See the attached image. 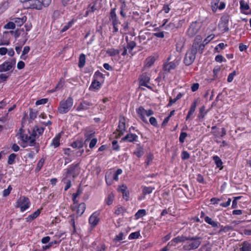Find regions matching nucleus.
<instances>
[{
    "label": "nucleus",
    "mask_w": 251,
    "mask_h": 251,
    "mask_svg": "<svg viewBox=\"0 0 251 251\" xmlns=\"http://www.w3.org/2000/svg\"><path fill=\"white\" fill-rule=\"evenodd\" d=\"M112 148L114 150L118 151L119 150V146L118 144V142L116 140L112 141Z\"/></svg>",
    "instance_id": "obj_64"
},
{
    "label": "nucleus",
    "mask_w": 251,
    "mask_h": 251,
    "mask_svg": "<svg viewBox=\"0 0 251 251\" xmlns=\"http://www.w3.org/2000/svg\"><path fill=\"white\" fill-rule=\"evenodd\" d=\"M74 24V21L72 20L70 22H69L67 25H64L63 28H62L61 31L62 32H65L66 30H67L69 28L71 27Z\"/></svg>",
    "instance_id": "obj_42"
},
{
    "label": "nucleus",
    "mask_w": 251,
    "mask_h": 251,
    "mask_svg": "<svg viewBox=\"0 0 251 251\" xmlns=\"http://www.w3.org/2000/svg\"><path fill=\"white\" fill-rule=\"evenodd\" d=\"M204 221L209 225L215 227L217 226V224L216 222L212 220L211 218L208 216H205Z\"/></svg>",
    "instance_id": "obj_37"
},
{
    "label": "nucleus",
    "mask_w": 251,
    "mask_h": 251,
    "mask_svg": "<svg viewBox=\"0 0 251 251\" xmlns=\"http://www.w3.org/2000/svg\"><path fill=\"white\" fill-rule=\"evenodd\" d=\"M149 121H150V124L151 125H152L153 126H154V127L158 126L157 120L154 117H151L149 119Z\"/></svg>",
    "instance_id": "obj_53"
},
{
    "label": "nucleus",
    "mask_w": 251,
    "mask_h": 251,
    "mask_svg": "<svg viewBox=\"0 0 251 251\" xmlns=\"http://www.w3.org/2000/svg\"><path fill=\"white\" fill-rule=\"evenodd\" d=\"M205 108H204V106H202L200 108V113L198 115V118L201 120V119H202L206 113L205 112Z\"/></svg>",
    "instance_id": "obj_46"
},
{
    "label": "nucleus",
    "mask_w": 251,
    "mask_h": 251,
    "mask_svg": "<svg viewBox=\"0 0 251 251\" xmlns=\"http://www.w3.org/2000/svg\"><path fill=\"white\" fill-rule=\"evenodd\" d=\"M150 77L149 76L146 74H144L141 76L140 79V85L145 86L148 88L152 90V87L148 85V83L150 81Z\"/></svg>",
    "instance_id": "obj_14"
},
{
    "label": "nucleus",
    "mask_w": 251,
    "mask_h": 251,
    "mask_svg": "<svg viewBox=\"0 0 251 251\" xmlns=\"http://www.w3.org/2000/svg\"><path fill=\"white\" fill-rule=\"evenodd\" d=\"M24 132L23 128H21L16 134V136L18 137V138L20 139L24 143H28L29 146H35L36 142L33 137L31 136L30 135L28 136V135L25 134Z\"/></svg>",
    "instance_id": "obj_3"
},
{
    "label": "nucleus",
    "mask_w": 251,
    "mask_h": 251,
    "mask_svg": "<svg viewBox=\"0 0 251 251\" xmlns=\"http://www.w3.org/2000/svg\"><path fill=\"white\" fill-rule=\"evenodd\" d=\"M146 215V211L145 209H140L135 214L136 219H138Z\"/></svg>",
    "instance_id": "obj_33"
},
{
    "label": "nucleus",
    "mask_w": 251,
    "mask_h": 251,
    "mask_svg": "<svg viewBox=\"0 0 251 251\" xmlns=\"http://www.w3.org/2000/svg\"><path fill=\"white\" fill-rule=\"evenodd\" d=\"M125 122L126 120L124 117H122L120 118L118 128L117 129L116 131L114 132V134H116V138H118L124 134L125 131H126Z\"/></svg>",
    "instance_id": "obj_8"
},
{
    "label": "nucleus",
    "mask_w": 251,
    "mask_h": 251,
    "mask_svg": "<svg viewBox=\"0 0 251 251\" xmlns=\"http://www.w3.org/2000/svg\"><path fill=\"white\" fill-rule=\"evenodd\" d=\"M44 161H45V160L43 159H41L37 163V167L36 168V170L39 171L40 170V169L42 168V167H43V165L44 164Z\"/></svg>",
    "instance_id": "obj_55"
},
{
    "label": "nucleus",
    "mask_w": 251,
    "mask_h": 251,
    "mask_svg": "<svg viewBox=\"0 0 251 251\" xmlns=\"http://www.w3.org/2000/svg\"><path fill=\"white\" fill-rule=\"evenodd\" d=\"M220 0H212L211 2L212 9L213 12H216L217 9H220V6L219 5V2Z\"/></svg>",
    "instance_id": "obj_34"
},
{
    "label": "nucleus",
    "mask_w": 251,
    "mask_h": 251,
    "mask_svg": "<svg viewBox=\"0 0 251 251\" xmlns=\"http://www.w3.org/2000/svg\"><path fill=\"white\" fill-rule=\"evenodd\" d=\"M98 9H99L96 6L95 3L93 4H90L87 7V10L85 12L84 16L87 17L89 14L94 13L96 10H98Z\"/></svg>",
    "instance_id": "obj_21"
},
{
    "label": "nucleus",
    "mask_w": 251,
    "mask_h": 251,
    "mask_svg": "<svg viewBox=\"0 0 251 251\" xmlns=\"http://www.w3.org/2000/svg\"><path fill=\"white\" fill-rule=\"evenodd\" d=\"M240 8L241 10H246L249 8V5L246 3L244 0H241L240 2Z\"/></svg>",
    "instance_id": "obj_49"
},
{
    "label": "nucleus",
    "mask_w": 251,
    "mask_h": 251,
    "mask_svg": "<svg viewBox=\"0 0 251 251\" xmlns=\"http://www.w3.org/2000/svg\"><path fill=\"white\" fill-rule=\"evenodd\" d=\"M154 188L152 187H143L142 190L143 194L144 195H146L147 194H150L152 193V191L154 190Z\"/></svg>",
    "instance_id": "obj_35"
},
{
    "label": "nucleus",
    "mask_w": 251,
    "mask_h": 251,
    "mask_svg": "<svg viewBox=\"0 0 251 251\" xmlns=\"http://www.w3.org/2000/svg\"><path fill=\"white\" fill-rule=\"evenodd\" d=\"M30 202L28 198L24 197L19 199L16 202V207H20L21 212H24L29 208Z\"/></svg>",
    "instance_id": "obj_5"
},
{
    "label": "nucleus",
    "mask_w": 251,
    "mask_h": 251,
    "mask_svg": "<svg viewBox=\"0 0 251 251\" xmlns=\"http://www.w3.org/2000/svg\"><path fill=\"white\" fill-rule=\"evenodd\" d=\"M184 46V43L182 41H178L176 44V50L181 52Z\"/></svg>",
    "instance_id": "obj_41"
},
{
    "label": "nucleus",
    "mask_w": 251,
    "mask_h": 251,
    "mask_svg": "<svg viewBox=\"0 0 251 251\" xmlns=\"http://www.w3.org/2000/svg\"><path fill=\"white\" fill-rule=\"evenodd\" d=\"M63 85H64V81L60 80V81L58 83V84L56 86V87H55V89L53 91H57L58 90L61 89L63 87Z\"/></svg>",
    "instance_id": "obj_61"
},
{
    "label": "nucleus",
    "mask_w": 251,
    "mask_h": 251,
    "mask_svg": "<svg viewBox=\"0 0 251 251\" xmlns=\"http://www.w3.org/2000/svg\"><path fill=\"white\" fill-rule=\"evenodd\" d=\"M61 138L60 133L58 134L55 136V137L53 139L51 145L53 146L54 148H56L59 146L60 145V139Z\"/></svg>",
    "instance_id": "obj_23"
},
{
    "label": "nucleus",
    "mask_w": 251,
    "mask_h": 251,
    "mask_svg": "<svg viewBox=\"0 0 251 251\" xmlns=\"http://www.w3.org/2000/svg\"><path fill=\"white\" fill-rule=\"evenodd\" d=\"M116 8L111 9L109 16V20L112 21V23H120L116 13Z\"/></svg>",
    "instance_id": "obj_19"
},
{
    "label": "nucleus",
    "mask_w": 251,
    "mask_h": 251,
    "mask_svg": "<svg viewBox=\"0 0 251 251\" xmlns=\"http://www.w3.org/2000/svg\"><path fill=\"white\" fill-rule=\"evenodd\" d=\"M229 17L226 14L223 15L221 18V30L223 32L228 31V23H229Z\"/></svg>",
    "instance_id": "obj_12"
},
{
    "label": "nucleus",
    "mask_w": 251,
    "mask_h": 251,
    "mask_svg": "<svg viewBox=\"0 0 251 251\" xmlns=\"http://www.w3.org/2000/svg\"><path fill=\"white\" fill-rule=\"evenodd\" d=\"M28 2L29 3L31 8L40 10L43 6L39 0H30Z\"/></svg>",
    "instance_id": "obj_16"
},
{
    "label": "nucleus",
    "mask_w": 251,
    "mask_h": 251,
    "mask_svg": "<svg viewBox=\"0 0 251 251\" xmlns=\"http://www.w3.org/2000/svg\"><path fill=\"white\" fill-rule=\"evenodd\" d=\"M98 215V214L97 213H94L89 218V223L94 226H96L99 221Z\"/></svg>",
    "instance_id": "obj_20"
},
{
    "label": "nucleus",
    "mask_w": 251,
    "mask_h": 251,
    "mask_svg": "<svg viewBox=\"0 0 251 251\" xmlns=\"http://www.w3.org/2000/svg\"><path fill=\"white\" fill-rule=\"evenodd\" d=\"M10 75H6L5 74H0V83L6 81L9 76Z\"/></svg>",
    "instance_id": "obj_54"
},
{
    "label": "nucleus",
    "mask_w": 251,
    "mask_h": 251,
    "mask_svg": "<svg viewBox=\"0 0 251 251\" xmlns=\"http://www.w3.org/2000/svg\"><path fill=\"white\" fill-rule=\"evenodd\" d=\"M190 158L189 153L186 151H183L181 153V158L182 160H186Z\"/></svg>",
    "instance_id": "obj_58"
},
{
    "label": "nucleus",
    "mask_w": 251,
    "mask_h": 251,
    "mask_svg": "<svg viewBox=\"0 0 251 251\" xmlns=\"http://www.w3.org/2000/svg\"><path fill=\"white\" fill-rule=\"evenodd\" d=\"M30 50V47L29 46H25L23 50L22 54L21 56V58L25 60L26 58L25 55L27 54Z\"/></svg>",
    "instance_id": "obj_40"
},
{
    "label": "nucleus",
    "mask_w": 251,
    "mask_h": 251,
    "mask_svg": "<svg viewBox=\"0 0 251 251\" xmlns=\"http://www.w3.org/2000/svg\"><path fill=\"white\" fill-rule=\"evenodd\" d=\"M83 146V143L81 141H75L72 144V147L74 148H82Z\"/></svg>",
    "instance_id": "obj_36"
},
{
    "label": "nucleus",
    "mask_w": 251,
    "mask_h": 251,
    "mask_svg": "<svg viewBox=\"0 0 251 251\" xmlns=\"http://www.w3.org/2000/svg\"><path fill=\"white\" fill-rule=\"evenodd\" d=\"M187 136V133L184 132H181L180 133L179 141L181 143H184L185 138Z\"/></svg>",
    "instance_id": "obj_51"
},
{
    "label": "nucleus",
    "mask_w": 251,
    "mask_h": 251,
    "mask_svg": "<svg viewBox=\"0 0 251 251\" xmlns=\"http://www.w3.org/2000/svg\"><path fill=\"white\" fill-rule=\"evenodd\" d=\"M196 53L190 50H188L185 55L183 62L186 66H189L193 63L196 58Z\"/></svg>",
    "instance_id": "obj_9"
},
{
    "label": "nucleus",
    "mask_w": 251,
    "mask_h": 251,
    "mask_svg": "<svg viewBox=\"0 0 251 251\" xmlns=\"http://www.w3.org/2000/svg\"><path fill=\"white\" fill-rule=\"evenodd\" d=\"M114 195L113 193H110L108 195L107 199H105V202L108 205H111L114 200Z\"/></svg>",
    "instance_id": "obj_38"
},
{
    "label": "nucleus",
    "mask_w": 251,
    "mask_h": 251,
    "mask_svg": "<svg viewBox=\"0 0 251 251\" xmlns=\"http://www.w3.org/2000/svg\"><path fill=\"white\" fill-rule=\"evenodd\" d=\"M136 43L133 41L128 42H127V49L131 51L136 46Z\"/></svg>",
    "instance_id": "obj_50"
},
{
    "label": "nucleus",
    "mask_w": 251,
    "mask_h": 251,
    "mask_svg": "<svg viewBox=\"0 0 251 251\" xmlns=\"http://www.w3.org/2000/svg\"><path fill=\"white\" fill-rule=\"evenodd\" d=\"M86 209V205L84 202H82L80 203L76 210L77 214L79 216H81L82 214L84 212L85 210Z\"/></svg>",
    "instance_id": "obj_25"
},
{
    "label": "nucleus",
    "mask_w": 251,
    "mask_h": 251,
    "mask_svg": "<svg viewBox=\"0 0 251 251\" xmlns=\"http://www.w3.org/2000/svg\"><path fill=\"white\" fill-rule=\"evenodd\" d=\"M41 210L37 209L34 213L29 215L27 218H26V220L27 222L31 221L36 218L40 214Z\"/></svg>",
    "instance_id": "obj_24"
},
{
    "label": "nucleus",
    "mask_w": 251,
    "mask_h": 251,
    "mask_svg": "<svg viewBox=\"0 0 251 251\" xmlns=\"http://www.w3.org/2000/svg\"><path fill=\"white\" fill-rule=\"evenodd\" d=\"M214 38V35H210L208 36L206 39H205L203 41L202 40V44H204V46L208 43L213 38Z\"/></svg>",
    "instance_id": "obj_56"
},
{
    "label": "nucleus",
    "mask_w": 251,
    "mask_h": 251,
    "mask_svg": "<svg viewBox=\"0 0 251 251\" xmlns=\"http://www.w3.org/2000/svg\"><path fill=\"white\" fill-rule=\"evenodd\" d=\"M197 106V101H194L193 103L191 104L189 111L187 114V115L186 117V120H188L189 119L191 118V115L194 113L196 110Z\"/></svg>",
    "instance_id": "obj_22"
},
{
    "label": "nucleus",
    "mask_w": 251,
    "mask_h": 251,
    "mask_svg": "<svg viewBox=\"0 0 251 251\" xmlns=\"http://www.w3.org/2000/svg\"><path fill=\"white\" fill-rule=\"evenodd\" d=\"M37 115V112L33 110H30L29 113V118L30 119L33 120H34Z\"/></svg>",
    "instance_id": "obj_59"
},
{
    "label": "nucleus",
    "mask_w": 251,
    "mask_h": 251,
    "mask_svg": "<svg viewBox=\"0 0 251 251\" xmlns=\"http://www.w3.org/2000/svg\"><path fill=\"white\" fill-rule=\"evenodd\" d=\"M201 24L200 22H193L187 30V35L190 37H193L197 33H198L201 27Z\"/></svg>",
    "instance_id": "obj_6"
},
{
    "label": "nucleus",
    "mask_w": 251,
    "mask_h": 251,
    "mask_svg": "<svg viewBox=\"0 0 251 251\" xmlns=\"http://www.w3.org/2000/svg\"><path fill=\"white\" fill-rule=\"evenodd\" d=\"M136 112L140 119L145 123H148V121L145 117L146 110L143 106H140L138 108L136 109Z\"/></svg>",
    "instance_id": "obj_17"
},
{
    "label": "nucleus",
    "mask_w": 251,
    "mask_h": 251,
    "mask_svg": "<svg viewBox=\"0 0 251 251\" xmlns=\"http://www.w3.org/2000/svg\"><path fill=\"white\" fill-rule=\"evenodd\" d=\"M12 188L11 185H9L7 189H4L2 192V196L4 197H6L8 196L10 193L11 191L12 190Z\"/></svg>",
    "instance_id": "obj_47"
},
{
    "label": "nucleus",
    "mask_w": 251,
    "mask_h": 251,
    "mask_svg": "<svg viewBox=\"0 0 251 251\" xmlns=\"http://www.w3.org/2000/svg\"><path fill=\"white\" fill-rule=\"evenodd\" d=\"M93 103L90 101L86 100L82 101L76 108V110H87L90 106H92Z\"/></svg>",
    "instance_id": "obj_15"
},
{
    "label": "nucleus",
    "mask_w": 251,
    "mask_h": 251,
    "mask_svg": "<svg viewBox=\"0 0 251 251\" xmlns=\"http://www.w3.org/2000/svg\"><path fill=\"white\" fill-rule=\"evenodd\" d=\"M15 26L16 24L14 22H9L4 26V28L5 29H14Z\"/></svg>",
    "instance_id": "obj_45"
},
{
    "label": "nucleus",
    "mask_w": 251,
    "mask_h": 251,
    "mask_svg": "<svg viewBox=\"0 0 251 251\" xmlns=\"http://www.w3.org/2000/svg\"><path fill=\"white\" fill-rule=\"evenodd\" d=\"M178 65V61L166 62L163 65V70L164 73L166 74H168L172 70L176 69V66Z\"/></svg>",
    "instance_id": "obj_11"
},
{
    "label": "nucleus",
    "mask_w": 251,
    "mask_h": 251,
    "mask_svg": "<svg viewBox=\"0 0 251 251\" xmlns=\"http://www.w3.org/2000/svg\"><path fill=\"white\" fill-rule=\"evenodd\" d=\"M241 251H251V244L247 242L242 244V247L240 249Z\"/></svg>",
    "instance_id": "obj_28"
},
{
    "label": "nucleus",
    "mask_w": 251,
    "mask_h": 251,
    "mask_svg": "<svg viewBox=\"0 0 251 251\" xmlns=\"http://www.w3.org/2000/svg\"><path fill=\"white\" fill-rule=\"evenodd\" d=\"M86 60L85 55L83 53L80 54L79 57L78 67L82 68L85 65Z\"/></svg>",
    "instance_id": "obj_29"
},
{
    "label": "nucleus",
    "mask_w": 251,
    "mask_h": 251,
    "mask_svg": "<svg viewBox=\"0 0 251 251\" xmlns=\"http://www.w3.org/2000/svg\"><path fill=\"white\" fill-rule=\"evenodd\" d=\"M94 79H96L97 81H102L104 78L103 75L100 73V71H98L95 72L94 75Z\"/></svg>",
    "instance_id": "obj_32"
},
{
    "label": "nucleus",
    "mask_w": 251,
    "mask_h": 251,
    "mask_svg": "<svg viewBox=\"0 0 251 251\" xmlns=\"http://www.w3.org/2000/svg\"><path fill=\"white\" fill-rule=\"evenodd\" d=\"M62 181L66 183V186L64 188L65 191H67L68 189H69L71 187L72 182H71V180L70 179H67V178L65 180L62 179Z\"/></svg>",
    "instance_id": "obj_48"
},
{
    "label": "nucleus",
    "mask_w": 251,
    "mask_h": 251,
    "mask_svg": "<svg viewBox=\"0 0 251 251\" xmlns=\"http://www.w3.org/2000/svg\"><path fill=\"white\" fill-rule=\"evenodd\" d=\"M48 101V99H42L41 100H38L36 101V105H38L40 104H43L46 103Z\"/></svg>",
    "instance_id": "obj_60"
},
{
    "label": "nucleus",
    "mask_w": 251,
    "mask_h": 251,
    "mask_svg": "<svg viewBox=\"0 0 251 251\" xmlns=\"http://www.w3.org/2000/svg\"><path fill=\"white\" fill-rule=\"evenodd\" d=\"M188 237L181 235L173 238L168 243V246H175L176 244L184 242L187 240Z\"/></svg>",
    "instance_id": "obj_13"
},
{
    "label": "nucleus",
    "mask_w": 251,
    "mask_h": 251,
    "mask_svg": "<svg viewBox=\"0 0 251 251\" xmlns=\"http://www.w3.org/2000/svg\"><path fill=\"white\" fill-rule=\"evenodd\" d=\"M35 128L38 134V136L42 134L44 130V127H39L38 126H35Z\"/></svg>",
    "instance_id": "obj_63"
},
{
    "label": "nucleus",
    "mask_w": 251,
    "mask_h": 251,
    "mask_svg": "<svg viewBox=\"0 0 251 251\" xmlns=\"http://www.w3.org/2000/svg\"><path fill=\"white\" fill-rule=\"evenodd\" d=\"M14 23L17 24V26H21L26 21V17H23L22 18H15L13 19Z\"/></svg>",
    "instance_id": "obj_31"
},
{
    "label": "nucleus",
    "mask_w": 251,
    "mask_h": 251,
    "mask_svg": "<svg viewBox=\"0 0 251 251\" xmlns=\"http://www.w3.org/2000/svg\"><path fill=\"white\" fill-rule=\"evenodd\" d=\"M213 159L214 160L215 164H216L217 167H220V157L217 155L213 156Z\"/></svg>",
    "instance_id": "obj_62"
},
{
    "label": "nucleus",
    "mask_w": 251,
    "mask_h": 251,
    "mask_svg": "<svg viewBox=\"0 0 251 251\" xmlns=\"http://www.w3.org/2000/svg\"><path fill=\"white\" fill-rule=\"evenodd\" d=\"M138 136L135 134L128 133L122 139V141L128 142H133L137 141Z\"/></svg>",
    "instance_id": "obj_18"
},
{
    "label": "nucleus",
    "mask_w": 251,
    "mask_h": 251,
    "mask_svg": "<svg viewBox=\"0 0 251 251\" xmlns=\"http://www.w3.org/2000/svg\"><path fill=\"white\" fill-rule=\"evenodd\" d=\"M236 75V72L235 71H234L231 73L229 74L228 77H227V81L228 82H231L234 77V76Z\"/></svg>",
    "instance_id": "obj_57"
},
{
    "label": "nucleus",
    "mask_w": 251,
    "mask_h": 251,
    "mask_svg": "<svg viewBox=\"0 0 251 251\" xmlns=\"http://www.w3.org/2000/svg\"><path fill=\"white\" fill-rule=\"evenodd\" d=\"M16 157V154L15 153H12L10 154L8 158L7 163L9 165H12L15 162V160Z\"/></svg>",
    "instance_id": "obj_39"
},
{
    "label": "nucleus",
    "mask_w": 251,
    "mask_h": 251,
    "mask_svg": "<svg viewBox=\"0 0 251 251\" xmlns=\"http://www.w3.org/2000/svg\"><path fill=\"white\" fill-rule=\"evenodd\" d=\"M16 64V59H13L11 61H5L0 65V72H5L14 69Z\"/></svg>",
    "instance_id": "obj_10"
},
{
    "label": "nucleus",
    "mask_w": 251,
    "mask_h": 251,
    "mask_svg": "<svg viewBox=\"0 0 251 251\" xmlns=\"http://www.w3.org/2000/svg\"><path fill=\"white\" fill-rule=\"evenodd\" d=\"M78 166V163L73 164L66 170V172L63 175V180H65L71 176L74 179L77 175L78 173L76 172V169Z\"/></svg>",
    "instance_id": "obj_7"
},
{
    "label": "nucleus",
    "mask_w": 251,
    "mask_h": 251,
    "mask_svg": "<svg viewBox=\"0 0 251 251\" xmlns=\"http://www.w3.org/2000/svg\"><path fill=\"white\" fill-rule=\"evenodd\" d=\"M100 86H101V84H100V81H97L96 79H94L92 81L91 85H90V86L89 87V89H91L93 88L94 89L98 90L100 88Z\"/></svg>",
    "instance_id": "obj_30"
},
{
    "label": "nucleus",
    "mask_w": 251,
    "mask_h": 251,
    "mask_svg": "<svg viewBox=\"0 0 251 251\" xmlns=\"http://www.w3.org/2000/svg\"><path fill=\"white\" fill-rule=\"evenodd\" d=\"M155 61V58L154 56H149L145 60V66L150 67L154 64Z\"/></svg>",
    "instance_id": "obj_27"
},
{
    "label": "nucleus",
    "mask_w": 251,
    "mask_h": 251,
    "mask_svg": "<svg viewBox=\"0 0 251 251\" xmlns=\"http://www.w3.org/2000/svg\"><path fill=\"white\" fill-rule=\"evenodd\" d=\"M120 50L114 48L108 49L106 50V53L110 56H114L120 53Z\"/></svg>",
    "instance_id": "obj_26"
},
{
    "label": "nucleus",
    "mask_w": 251,
    "mask_h": 251,
    "mask_svg": "<svg viewBox=\"0 0 251 251\" xmlns=\"http://www.w3.org/2000/svg\"><path fill=\"white\" fill-rule=\"evenodd\" d=\"M213 79H215L218 77V75L220 73V66H216L213 69Z\"/></svg>",
    "instance_id": "obj_43"
},
{
    "label": "nucleus",
    "mask_w": 251,
    "mask_h": 251,
    "mask_svg": "<svg viewBox=\"0 0 251 251\" xmlns=\"http://www.w3.org/2000/svg\"><path fill=\"white\" fill-rule=\"evenodd\" d=\"M201 238L198 236H188V242L183 246L185 251L193 250L197 249L201 243Z\"/></svg>",
    "instance_id": "obj_1"
},
{
    "label": "nucleus",
    "mask_w": 251,
    "mask_h": 251,
    "mask_svg": "<svg viewBox=\"0 0 251 251\" xmlns=\"http://www.w3.org/2000/svg\"><path fill=\"white\" fill-rule=\"evenodd\" d=\"M144 153V150L142 148H138L134 152V154L138 157H141Z\"/></svg>",
    "instance_id": "obj_44"
},
{
    "label": "nucleus",
    "mask_w": 251,
    "mask_h": 251,
    "mask_svg": "<svg viewBox=\"0 0 251 251\" xmlns=\"http://www.w3.org/2000/svg\"><path fill=\"white\" fill-rule=\"evenodd\" d=\"M139 236H140V233L139 232H134L131 233L129 235L128 238L130 240L137 239Z\"/></svg>",
    "instance_id": "obj_52"
},
{
    "label": "nucleus",
    "mask_w": 251,
    "mask_h": 251,
    "mask_svg": "<svg viewBox=\"0 0 251 251\" xmlns=\"http://www.w3.org/2000/svg\"><path fill=\"white\" fill-rule=\"evenodd\" d=\"M204 44L202 42V37L201 35H197L195 38L192 46L190 50L196 54L199 53L201 54L204 49Z\"/></svg>",
    "instance_id": "obj_4"
},
{
    "label": "nucleus",
    "mask_w": 251,
    "mask_h": 251,
    "mask_svg": "<svg viewBox=\"0 0 251 251\" xmlns=\"http://www.w3.org/2000/svg\"><path fill=\"white\" fill-rule=\"evenodd\" d=\"M73 103V99L71 97H68L66 100H61L57 109L58 112L62 114L67 113L71 109Z\"/></svg>",
    "instance_id": "obj_2"
}]
</instances>
